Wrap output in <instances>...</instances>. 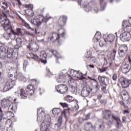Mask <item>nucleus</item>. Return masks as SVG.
Segmentation results:
<instances>
[{
  "label": "nucleus",
  "instance_id": "obj_35",
  "mask_svg": "<svg viewBox=\"0 0 131 131\" xmlns=\"http://www.w3.org/2000/svg\"><path fill=\"white\" fill-rule=\"evenodd\" d=\"M100 4L101 7V10L103 11L106 8V3H104V0L100 1Z\"/></svg>",
  "mask_w": 131,
  "mask_h": 131
},
{
  "label": "nucleus",
  "instance_id": "obj_61",
  "mask_svg": "<svg viewBox=\"0 0 131 131\" xmlns=\"http://www.w3.org/2000/svg\"><path fill=\"white\" fill-rule=\"evenodd\" d=\"M100 73H102V72H105L106 71V69H102L100 70Z\"/></svg>",
  "mask_w": 131,
  "mask_h": 131
},
{
  "label": "nucleus",
  "instance_id": "obj_40",
  "mask_svg": "<svg viewBox=\"0 0 131 131\" xmlns=\"http://www.w3.org/2000/svg\"><path fill=\"white\" fill-rule=\"evenodd\" d=\"M106 42L107 40H105L104 39H102L99 42L100 47H104V46L106 45Z\"/></svg>",
  "mask_w": 131,
  "mask_h": 131
},
{
  "label": "nucleus",
  "instance_id": "obj_47",
  "mask_svg": "<svg viewBox=\"0 0 131 131\" xmlns=\"http://www.w3.org/2000/svg\"><path fill=\"white\" fill-rule=\"evenodd\" d=\"M16 30L17 33H17L15 35V37H16V35H19V34H21V29L18 28V29H17Z\"/></svg>",
  "mask_w": 131,
  "mask_h": 131
},
{
  "label": "nucleus",
  "instance_id": "obj_39",
  "mask_svg": "<svg viewBox=\"0 0 131 131\" xmlns=\"http://www.w3.org/2000/svg\"><path fill=\"white\" fill-rule=\"evenodd\" d=\"M116 55V50H113V53L111 54L110 58L112 60H114L115 59V56Z\"/></svg>",
  "mask_w": 131,
  "mask_h": 131
},
{
  "label": "nucleus",
  "instance_id": "obj_9",
  "mask_svg": "<svg viewBox=\"0 0 131 131\" xmlns=\"http://www.w3.org/2000/svg\"><path fill=\"white\" fill-rule=\"evenodd\" d=\"M3 27L5 31L8 30L10 31V32H11L13 34V38H15V35H16L17 33H16L13 30H12V28H11V26L10 25V21H9V20L5 19Z\"/></svg>",
  "mask_w": 131,
  "mask_h": 131
},
{
  "label": "nucleus",
  "instance_id": "obj_23",
  "mask_svg": "<svg viewBox=\"0 0 131 131\" xmlns=\"http://www.w3.org/2000/svg\"><path fill=\"white\" fill-rule=\"evenodd\" d=\"M130 65L128 63H126L122 69V73L124 74H125L126 73H127V72H129V70H130Z\"/></svg>",
  "mask_w": 131,
  "mask_h": 131
},
{
  "label": "nucleus",
  "instance_id": "obj_38",
  "mask_svg": "<svg viewBox=\"0 0 131 131\" xmlns=\"http://www.w3.org/2000/svg\"><path fill=\"white\" fill-rule=\"evenodd\" d=\"M124 30L125 31H127V32H129L130 31H131V25L128 24L126 25L124 27Z\"/></svg>",
  "mask_w": 131,
  "mask_h": 131
},
{
  "label": "nucleus",
  "instance_id": "obj_50",
  "mask_svg": "<svg viewBox=\"0 0 131 131\" xmlns=\"http://www.w3.org/2000/svg\"><path fill=\"white\" fill-rule=\"evenodd\" d=\"M113 80H117V75L116 74H114L113 75V77H112Z\"/></svg>",
  "mask_w": 131,
  "mask_h": 131
},
{
  "label": "nucleus",
  "instance_id": "obj_52",
  "mask_svg": "<svg viewBox=\"0 0 131 131\" xmlns=\"http://www.w3.org/2000/svg\"><path fill=\"white\" fill-rule=\"evenodd\" d=\"M26 8H29L30 9H32L33 8V5L32 4L27 5H26Z\"/></svg>",
  "mask_w": 131,
  "mask_h": 131
},
{
  "label": "nucleus",
  "instance_id": "obj_13",
  "mask_svg": "<svg viewBox=\"0 0 131 131\" xmlns=\"http://www.w3.org/2000/svg\"><path fill=\"white\" fill-rule=\"evenodd\" d=\"M64 35H65V32H64L61 34H59L55 32L50 33L48 37V39L49 40L52 41L54 39V37L56 36V40H59V39H60V36H61V37H64Z\"/></svg>",
  "mask_w": 131,
  "mask_h": 131
},
{
  "label": "nucleus",
  "instance_id": "obj_10",
  "mask_svg": "<svg viewBox=\"0 0 131 131\" xmlns=\"http://www.w3.org/2000/svg\"><path fill=\"white\" fill-rule=\"evenodd\" d=\"M67 73V70L64 69L63 70L60 72L58 75V77L57 79V82H65V77Z\"/></svg>",
  "mask_w": 131,
  "mask_h": 131
},
{
  "label": "nucleus",
  "instance_id": "obj_55",
  "mask_svg": "<svg viewBox=\"0 0 131 131\" xmlns=\"http://www.w3.org/2000/svg\"><path fill=\"white\" fill-rule=\"evenodd\" d=\"M122 123H125V121L126 120V117L125 116H124L122 117Z\"/></svg>",
  "mask_w": 131,
  "mask_h": 131
},
{
  "label": "nucleus",
  "instance_id": "obj_1",
  "mask_svg": "<svg viewBox=\"0 0 131 131\" xmlns=\"http://www.w3.org/2000/svg\"><path fill=\"white\" fill-rule=\"evenodd\" d=\"M34 94V86L31 84H29L27 86V89H26V91H25L23 89L20 90V97L21 99H27V96L28 95H33Z\"/></svg>",
  "mask_w": 131,
  "mask_h": 131
},
{
  "label": "nucleus",
  "instance_id": "obj_18",
  "mask_svg": "<svg viewBox=\"0 0 131 131\" xmlns=\"http://www.w3.org/2000/svg\"><path fill=\"white\" fill-rule=\"evenodd\" d=\"M6 54H7V48L5 46L2 45L0 47V58L1 59H5L6 58Z\"/></svg>",
  "mask_w": 131,
  "mask_h": 131
},
{
  "label": "nucleus",
  "instance_id": "obj_63",
  "mask_svg": "<svg viewBox=\"0 0 131 131\" xmlns=\"http://www.w3.org/2000/svg\"><path fill=\"white\" fill-rule=\"evenodd\" d=\"M61 115L66 117V113L65 112H61Z\"/></svg>",
  "mask_w": 131,
  "mask_h": 131
},
{
  "label": "nucleus",
  "instance_id": "obj_62",
  "mask_svg": "<svg viewBox=\"0 0 131 131\" xmlns=\"http://www.w3.org/2000/svg\"><path fill=\"white\" fill-rule=\"evenodd\" d=\"M3 119V113H0V122L1 120Z\"/></svg>",
  "mask_w": 131,
  "mask_h": 131
},
{
  "label": "nucleus",
  "instance_id": "obj_26",
  "mask_svg": "<svg viewBox=\"0 0 131 131\" xmlns=\"http://www.w3.org/2000/svg\"><path fill=\"white\" fill-rule=\"evenodd\" d=\"M16 45L14 47L15 49H18L20 47H21V45H22V39L21 38H17L16 39Z\"/></svg>",
  "mask_w": 131,
  "mask_h": 131
},
{
  "label": "nucleus",
  "instance_id": "obj_42",
  "mask_svg": "<svg viewBox=\"0 0 131 131\" xmlns=\"http://www.w3.org/2000/svg\"><path fill=\"white\" fill-rule=\"evenodd\" d=\"M95 82V88L96 89V91H98L100 89V85H99V82L96 80V79H93Z\"/></svg>",
  "mask_w": 131,
  "mask_h": 131
},
{
  "label": "nucleus",
  "instance_id": "obj_2",
  "mask_svg": "<svg viewBox=\"0 0 131 131\" xmlns=\"http://www.w3.org/2000/svg\"><path fill=\"white\" fill-rule=\"evenodd\" d=\"M68 77L72 78L74 77V79L76 80H83V79H85V77H84V75L82 73H79V72L74 70H71L70 71V74H68Z\"/></svg>",
  "mask_w": 131,
  "mask_h": 131
},
{
  "label": "nucleus",
  "instance_id": "obj_16",
  "mask_svg": "<svg viewBox=\"0 0 131 131\" xmlns=\"http://www.w3.org/2000/svg\"><path fill=\"white\" fill-rule=\"evenodd\" d=\"M62 116H60L58 117V120L57 121V123L55 124L52 125L51 126V128L53 129H58V128H60L61 127V125H62Z\"/></svg>",
  "mask_w": 131,
  "mask_h": 131
},
{
  "label": "nucleus",
  "instance_id": "obj_33",
  "mask_svg": "<svg viewBox=\"0 0 131 131\" xmlns=\"http://www.w3.org/2000/svg\"><path fill=\"white\" fill-rule=\"evenodd\" d=\"M69 79V84L70 86H71L72 85H75V80L76 79H74L75 78V77Z\"/></svg>",
  "mask_w": 131,
  "mask_h": 131
},
{
  "label": "nucleus",
  "instance_id": "obj_59",
  "mask_svg": "<svg viewBox=\"0 0 131 131\" xmlns=\"http://www.w3.org/2000/svg\"><path fill=\"white\" fill-rule=\"evenodd\" d=\"M102 97H103V95H102V94H99L98 96V97H97V99H98V100H101V98H102Z\"/></svg>",
  "mask_w": 131,
  "mask_h": 131
},
{
  "label": "nucleus",
  "instance_id": "obj_56",
  "mask_svg": "<svg viewBox=\"0 0 131 131\" xmlns=\"http://www.w3.org/2000/svg\"><path fill=\"white\" fill-rule=\"evenodd\" d=\"M84 120H85L83 118H79V122H80V123H81V122H82Z\"/></svg>",
  "mask_w": 131,
  "mask_h": 131
},
{
  "label": "nucleus",
  "instance_id": "obj_34",
  "mask_svg": "<svg viewBox=\"0 0 131 131\" xmlns=\"http://www.w3.org/2000/svg\"><path fill=\"white\" fill-rule=\"evenodd\" d=\"M8 109H10V110H12L13 111H15V110L17 109V104H10L8 106Z\"/></svg>",
  "mask_w": 131,
  "mask_h": 131
},
{
  "label": "nucleus",
  "instance_id": "obj_48",
  "mask_svg": "<svg viewBox=\"0 0 131 131\" xmlns=\"http://www.w3.org/2000/svg\"><path fill=\"white\" fill-rule=\"evenodd\" d=\"M92 10V8H91V7L88 6L85 8V11L86 12H90V11H91Z\"/></svg>",
  "mask_w": 131,
  "mask_h": 131
},
{
  "label": "nucleus",
  "instance_id": "obj_5",
  "mask_svg": "<svg viewBox=\"0 0 131 131\" xmlns=\"http://www.w3.org/2000/svg\"><path fill=\"white\" fill-rule=\"evenodd\" d=\"M38 117L37 121L38 122H45V119H46V113H45V108L42 107H40L38 111Z\"/></svg>",
  "mask_w": 131,
  "mask_h": 131
},
{
  "label": "nucleus",
  "instance_id": "obj_24",
  "mask_svg": "<svg viewBox=\"0 0 131 131\" xmlns=\"http://www.w3.org/2000/svg\"><path fill=\"white\" fill-rule=\"evenodd\" d=\"M101 37H102V36L101 35V33L100 32H96L93 38V40L94 42H98V41H99V40L101 39Z\"/></svg>",
  "mask_w": 131,
  "mask_h": 131
},
{
  "label": "nucleus",
  "instance_id": "obj_8",
  "mask_svg": "<svg viewBox=\"0 0 131 131\" xmlns=\"http://www.w3.org/2000/svg\"><path fill=\"white\" fill-rule=\"evenodd\" d=\"M7 61L8 62H13L15 60L16 56L14 54V49L9 48L7 49Z\"/></svg>",
  "mask_w": 131,
  "mask_h": 131
},
{
  "label": "nucleus",
  "instance_id": "obj_44",
  "mask_svg": "<svg viewBox=\"0 0 131 131\" xmlns=\"http://www.w3.org/2000/svg\"><path fill=\"white\" fill-rule=\"evenodd\" d=\"M23 65L24 70H26V67H27V66L28 65V61H27V60H25Z\"/></svg>",
  "mask_w": 131,
  "mask_h": 131
},
{
  "label": "nucleus",
  "instance_id": "obj_15",
  "mask_svg": "<svg viewBox=\"0 0 131 131\" xmlns=\"http://www.w3.org/2000/svg\"><path fill=\"white\" fill-rule=\"evenodd\" d=\"M120 39L123 42L128 41L130 40V34H129V33L125 32L120 35Z\"/></svg>",
  "mask_w": 131,
  "mask_h": 131
},
{
  "label": "nucleus",
  "instance_id": "obj_12",
  "mask_svg": "<svg viewBox=\"0 0 131 131\" xmlns=\"http://www.w3.org/2000/svg\"><path fill=\"white\" fill-rule=\"evenodd\" d=\"M92 92V89L89 85H86L83 87V89L81 91V96L84 98L85 97H88V96L90 95L91 92Z\"/></svg>",
  "mask_w": 131,
  "mask_h": 131
},
{
  "label": "nucleus",
  "instance_id": "obj_64",
  "mask_svg": "<svg viewBox=\"0 0 131 131\" xmlns=\"http://www.w3.org/2000/svg\"><path fill=\"white\" fill-rule=\"evenodd\" d=\"M128 23L130 24V25H131V17L128 19Z\"/></svg>",
  "mask_w": 131,
  "mask_h": 131
},
{
  "label": "nucleus",
  "instance_id": "obj_21",
  "mask_svg": "<svg viewBox=\"0 0 131 131\" xmlns=\"http://www.w3.org/2000/svg\"><path fill=\"white\" fill-rule=\"evenodd\" d=\"M39 59L42 63H44V64L47 63V54L45 51H41Z\"/></svg>",
  "mask_w": 131,
  "mask_h": 131
},
{
  "label": "nucleus",
  "instance_id": "obj_51",
  "mask_svg": "<svg viewBox=\"0 0 131 131\" xmlns=\"http://www.w3.org/2000/svg\"><path fill=\"white\" fill-rule=\"evenodd\" d=\"M25 34L26 35H29L30 36H33V34L31 33L28 32H25Z\"/></svg>",
  "mask_w": 131,
  "mask_h": 131
},
{
  "label": "nucleus",
  "instance_id": "obj_17",
  "mask_svg": "<svg viewBox=\"0 0 131 131\" xmlns=\"http://www.w3.org/2000/svg\"><path fill=\"white\" fill-rule=\"evenodd\" d=\"M120 82L122 85V88H123L124 89L128 88V85H129V81L128 80L123 77L120 78Z\"/></svg>",
  "mask_w": 131,
  "mask_h": 131
},
{
  "label": "nucleus",
  "instance_id": "obj_4",
  "mask_svg": "<svg viewBox=\"0 0 131 131\" xmlns=\"http://www.w3.org/2000/svg\"><path fill=\"white\" fill-rule=\"evenodd\" d=\"M113 116H116L114 114H112L111 112L110 111H104L102 112V117L103 119H105V120H109L110 119L112 120L108 121V124H112V123H113Z\"/></svg>",
  "mask_w": 131,
  "mask_h": 131
},
{
  "label": "nucleus",
  "instance_id": "obj_6",
  "mask_svg": "<svg viewBox=\"0 0 131 131\" xmlns=\"http://www.w3.org/2000/svg\"><path fill=\"white\" fill-rule=\"evenodd\" d=\"M128 50V48L125 45H121L119 47L118 49V55L119 57L121 58H124V57H125V56H126V54H127Z\"/></svg>",
  "mask_w": 131,
  "mask_h": 131
},
{
  "label": "nucleus",
  "instance_id": "obj_7",
  "mask_svg": "<svg viewBox=\"0 0 131 131\" xmlns=\"http://www.w3.org/2000/svg\"><path fill=\"white\" fill-rule=\"evenodd\" d=\"M98 79L101 86H102V91L104 94H107V90H106V89H107V82L105 80V77L103 76H99Z\"/></svg>",
  "mask_w": 131,
  "mask_h": 131
},
{
  "label": "nucleus",
  "instance_id": "obj_36",
  "mask_svg": "<svg viewBox=\"0 0 131 131\" xmlns=\"http://www.w3.org/2000/svg\"><path fill=\"white\" fill-rule=\"evenodd\" d=\"M30 55L32 59H33L34 60H35V61H38V60H39V57H38V56H37V55L36 54H33L32 53H31L30 54Z\"/></svg>",
  "mask_w": 131,
  "mask_h": 131
},
{
  "label": "nucleus",
  "instance_id": "obj_14",
  "mask_svg": "<svg viewBox=\"0 0 131 131\" xmlns=\"http://www.w3.org/2000/svg\"><path fill=\"white\" fill-rule=\"evenodd\" d=\"M56 90L60 94H65L67 92L68 88H67V86L66 84H61L57 86Z\"/></svg>",
  "mask_w": 131,
  "mask_h": 131
},
{
  "label": "nucleus",
  "instance_id": "obj_46",
  "mask_svg": "<svg viewBox=\"0 0 131 131\" xmlns=\"http://www.w3.org/2000/svg\"><path fill=\"white\" fill-rule=\"evenodd\" d=\"M60 105H61V106H62V107H68V104H67V103H63V102H60Z\"/></svg>",
  "mask_w": 131,
  "mask_h": 131
},
{
  "label": "nucleus",
  "instance_id": "obj_57",
  "mask_svg": "<svg viewBox=\"0 0 131 131\" xmlns=\"http://www.w3.org/2000/svg\"><path fill=\"white\" fill-rule=\"evenodd\" d=\"M123 114H129V111L128 110H124L123 111Z\"/></svg>",
  "mask_w": 131,
  "mask_h": 131
},
{
  "label": "nucleus",
  "instance_id": "obj_43",
  "mask_svg": "<svg viewBox=\"0 0 131 131\" xmlns=\"http://www.w3.org/2000/svg\"><path fill=\"white\" fill-rule=\"evenodd\" d=\"M17 77L18 78V79H19V80H23V79H24V76L23 75V74L21 73H19L18 75H17Z\"/></svg>",
  "mask_w": 131,
  "mask_h": 131
},
{
  "label": "nucleus",
  "instance_id": "obj_3",
  "mask_svg": "<svg viewBox=\"0 0 131 131\" xmlns=\"http://www.w3.org/2000/svg\"><path fill=\"white\" fill-rule=\"evenodd\" d=\"M45 20H46V18L43 17V16L39 15L31 19V23L33 24V25H36V26L38 27V26H40V25H41L42 22H43Z\"/></svg>",
  "mask_w": 131,
  "mask_h": 131
},
{
  "label": "nucleus",
  "instance_id": "obj_41",
  "mask_svg": "<svg viewBox=\"0 0 131 131\" xmlns=\"http://www.w3.org/2000/svg\"><path fill=\"white\" fill-rule=\"evenodd\" d=\"M72 99H73V97L70 95H68L64 97V100H66V101H69L70 103V102H73Z\"/></svg>",
  "mask_w": 131,
  "mask_h": 131
},
{
  "label": "nucleus",
  "instance_id": "obj_37",
  "mask_svg": "<svg viewBox=\"0 0 131 131\" xmlns=\"http://www.w3.org/2000/svg\"><path fill=\"white\" fill-rule=\"evenodd\" d=\"M47 127H48V125L46 124L45 122H42L40 125V129L41 131H45Z\"/></svg>",
  "mask_w": 131,
  "mask_h": 131
},
{
  "label": "nucleus",
  "instance_id": "obj_58",
  "mask_svg": "<svg viewBox=\"0 0 131 131\" xmlns=\"http://www.w3.org/2000/svg\"><path fill=\"white\" fill-rule=\"evenodd\" d=\"M127 21H126V20H124L122 23V27H124V26H125V25H126V23Z\"/></svg>",
  "mask_w": 131,
  "mask_h": 131
},
{
  "label": "nucleus",
  "instance_id": "obj_60",
  "mask_svg": "<svg viewBox=\"0 0 131 131\" xmlns=\"http://www.w3.org/2000/svg\"><path fill=\"white\" fill-rule=\"evenodd\" d=\"M120 105H121V106H123V107L125 105V104H124V102H123V101H120Z\"/></svg>",
  "mask_w": 131,
  "mask_h": 131
},
{
  "label": "nucleus",
  "instance_id": "obj_28",
  "mask_svg": "<svg viewBox=\"0 0 131 131\" xmlns=\"http://www.w3.org/2000/svg\"><path fill=\"white\" fill-rule=\"evenodd\" d=\"M50 54H53V55H54V56L57 58V60H59V59L61 58V55H60V54H59V53H58V52H57L56 50L50 51Z\"/></svg>",
  "mask_w": 131,
  "mask_h": 131
},
{
  "label": "nucleus",
  "instance_id": "obj_25",
  "mask_svg": "<svg viewBox=\"0 0 131 131\" xmlns=\"http://www.w3.org/2000/svg\"><path fill=\"white\" fill-rule=\"evenodd\" d=\"M10 103H11V102H10L9 100L4 99L2 101L1 105L3 108H6V107H8V106L10 105Z\"/></svg>",
  "mask_w": 131,
  "mask_h": 131
},
{
  "label": "nucleus",
  "instance_id": "obj_27",
  "mask_svg": "<svg viewBox=\"0 0 131 131\" xmlns=\"http://www.w3.org/2000/svg\"><path fill=\"white\" fill-rule=\"evenodd\" d=\"M115 39V36L112 34L108 35L106 37L107 42H113Z\"/></svg>",
  "mask_w": 131,
  "mask_h": 131
},
{
  "label": "nucleus",
  "instance_id": "obj_20",
  "mask_svg": "<svg viewBox=\"0 0 131 131\" xmlns=\"http://www.w3.org/2000/svg\"><path fill=\"white\" fill-rule=\"evenodd\" d=\"M67 21V17L65 16H61L58 20V24L59 26H64Z\"/></svg>",
  "mask_w": 131,
  "mask_h": 131
},
{
  "label": "nucleus",
  "instance_id": "obj_30",
  "mask_svg": "<svg viewBox=\"0 0 131 131\" xmlns=\"http://www.w3.org/2000/svg\"><path fill=\"white\" fill-rule=\"evenodd\" d=\"M52 113L54 116H57V115H59L61 113V109L59 108H54L52 110Z\"/></svg>",
  "mask_w": 131,
  "mask_h": 131
},
{
  "label": "nucleus",
  "instance_id": "obj_49",
  "mask_svg": "<svg viewBox=\"0 0 131 131\" xmlns=\"http://www.w3.org/2000/svg\"><path fill=\"white\" fill-rule=\"evenodd\" d=\"M90 116H91V115H90V114L84 115V117H85V120H88L89 119H90Z\"/></svg>",
  "mask_w": 131,
  "mask_h": 131
},
{
  "label": "nucleus",
  "instance_id": "obj_45",
  "mask_svg": "<svg viewBox=\"0 0 131 131\" xmlns=\"http://www.w3.org/2000/svg\"><path fill=\"white\" fill-rule=\"evenodd\" d=\"M78 108H79V107L78 106V105L77 104L74 107H72V110H73V111H76V110H78Z\"/></svg>",
  "mask_w": 131,
  "mask_h": 131
},
{
  "label": "nucleus",
  "instance_id": "obj_29",
  "mask_svg": "<svg viewBox=\"0 0 131 131\" xmlns=\"http://www.w3.org/2000/svg\"><path fill=\"white\" fill-rule=\"evenodd\" d=\"M21 21H22V23L24 25V26H25V27H26V28H27V29H31V31H34V29L33 28H31V27H30V26H29V24H28V23H26V21H25V20L22 18H21Z\"/></svg>",
  "mask_w": 131,
  "mask_h": 131
},
{
  "label": "nucleus",
  "instance_id": "obj_32",
  "mask_svg": "<svg viewBox=\"0 0 131 131\" xmlns=\"http://www.w3.org/2000/svg\"><path fill=\"white\" fill-rule=\"evenodd\" d=\"M17 77H18V74H17V72L14 75H13L12 74L9 75V78L11 79L10 80H11V81L17 80Z\"/></svg>",
  "mask_w": 131,
  "mask_h": 131
},
{
  "label": "nucleus",
  "instance_id": "obj_31",
  "mask_svg": "<svg viewBox=\"0 0 131 131\" xmlns=\"http://www.w3.org/2000/svg\"><path fill=\"white\" fill-rule=\"evenodd\" d=\"M85 130L89 131L91 130V128L93 127V125L91 122H87L84 124Z\"/></svg>",
  "mask_w": 131,
  "mask_h": 131
},
{
  "label": "nucleus",
  "instance_id": "obj_22",
  "mask_svg": "<svg viewBox=\"0 0 131 131\" xmlns=\"http://www.w3.org/2000/svg\"><path fill=\"white\" fill-rule=\"evenodd\" d=\"M7 31V33L4 34V36L6 39H10V38H11V39H15V38H14V35L12 32H10L9 30Z\"/></svg>",
  "mask_w": 131,
  "mask_h": 131
},
{
  "label": "nucleus",
  "instance_id": "obj_53",
  "mask_svg": "<svg viewBox=\"0 0 131 131\" xmlns=\"http://www.w3.org/2000/svg\"><path fill=\"white\" fill-rule=\"evenodd\" d=\"M3 15H4V16H6V17L7 16V15L9 14V10H6L5 12H3Z\"/></svg>",
  "mask_w": 131,
  "mask_h": 131
},
{
  "label": "nucleus",
  "instance_id": "obj_54",
  "mask_svg": "<svg viewBox=\"0 0 131 131\" xmlns=\"http://www.w3.org/2000/svg\"><path fill=\"white\" fill-rule=\"evenodd\" d=\"M72 89V92H75V85L70 86Z\"/></svg>",
  "mask_w": 131,
  "mask_h": 131
},
{
  "label": "nucleus",
  "instance_id": "obj_19",
  "mask_svg": "<svg viewBox=\"0 0 131 131\" xmlns=\"http://www.w3.org/2000/svg\"><path fill=\"white\" fill-rule=\"evenodd\" d=\"M113 120H115L116 123L115 124V126L116 128L120 129V128L122 126V123L119 117L117 116H113Z\"/></svg>",
  "mask_w": 131,
  "mask_h": 131
},
{
  "label": "nucleus",
  "instance_id": "obj_11",
  "mask_svg": "<svg viewBox=\"0 0 131 131\" xmlns=\"http://www.w3.org/2000/svg\"><path fill=\"white\" fill-rule=\"evenodd\" d=\"M15 85V81H12L11 80H8L6 82L4 87L3 88V92H8L14 88Z\"/></svg>",
  "mask_w": 131,
  "mask_h": 131
}]
</instances>
